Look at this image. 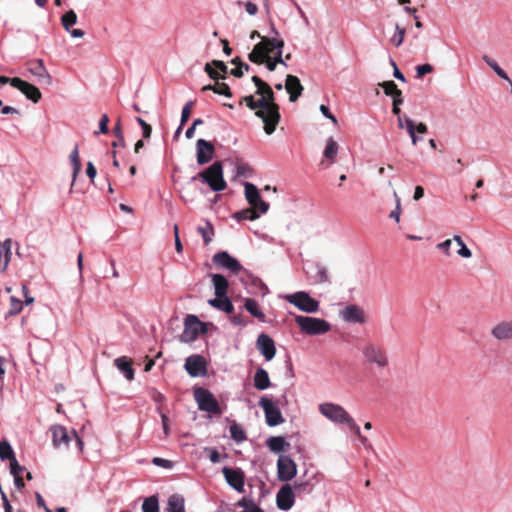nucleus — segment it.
Returning <instances> with one entry per match:
<instances>
[{
  "label": "nucleus",
  "mask_w": 512,
  "mask_h": 512,
  "mask_svg": "<svg viewBox=\"0 0 512 512\" xmlns=\"http://www.w3.org/2000/svg\"><path fill=\"white\" fill-rule=\"evenodd\" d=\"M23 309V303L20 299L12 296L10 298V308L6 314L7 317L18 315Z\"/></svg>",
  "instance_id": "42"
},
{
  "label": "nucleus",
  "mask_w": 512,
  "mask_h": 512,
  "mask_svg": "<svg viewBox=\"0 0 512 512\" xmlns=\"http://www.w3.org/2000/svg\"><path fill=\"white\" fill-rule=\"evenodd\" d=\"M27 70L33 74L39 84L41 85H51L52 77L46 69L43 60H32L27 63Z\"/></svg>",
  "instance_id": "14"
},
{
  "label": "nucleus",
  "mask_w": 512,
  "mask_h": 512,
  "mask_svg": "<svg viewBox=\"0 0 512 512\" xmlns=\"http://www.w3.org/2000/svg\"><path fill=\"white\" fill-rule=\"evenodd\" d=\"M214 264L227 268L234 274H238L242 269L240 262L233 258L228 252L221 251L213 256Z\"/></svg>",
  "instance_id": "15"
},
{
  "label": "nucleus",
  "mask_w": 512,
  "mask_h": 512,
  "mask_svg": "<svg viewBox=\"0 0 512 512\" xmlns=\"http://www.w3.org/2000/svg\"><path fill=\"white\" fill-rule=\"evenodd\" d=\"M482 59L484 60V62L493 69V71L502 79L506 80V81H510V78L509 76L507 75V73L498 65V63L493 60L492 58H490L489 56L487 55H484L482 57Z\"/></svg>",
  "instance_id": "38"
},
{
  "label": "nucleus",
  "mask_w": 512,
  "mask_h": 512,
  "mask_svg": "<svg viewBox=\"0 0 512 512\" xmlns=\"http://www.w3.org/2000/svg\"><path fill=\"white\" fill-rule=\"evenodd\" d=\"M50 433L52 436V443L54 448L56 449H67L69 446V443L72 439L75 440L79 451H82L83 449V441L78 436L75 430L71 432V434L67 431V429L59 424L52 425L50 427Z\"/></svg>",
  "instance_id": "5"
},
{
  "label": "nucleus",
  "mask_w": 512,
  "mask_h": 512,
  "mask_svg": "<svg viewBox=\"0 0 512 512\" xmlns=\"http://www.w3.org/2000/svg\"><path fill=\"white\" fill-rule=\"evenodd\" d=\"M283 47L284 41L282 39L262 37V40L249 53L248 59L258 65L265 63L269 71H274L277 64L287 66L282 58Z\"/></svg>",
  "instance_id": "2"
},
{
  "label": "nucleus",
  "mask_w": 512,
  "mask_h": 512,
  "mask_svg": "<svg viewBox=\"0 0 512 512\" xmlns=\"http://www.w3.org/2000/svg\"><path fill=\"white\" fill-rule=\"evenodd\" d=\"M205 72L208 76L214 81H218L219 79H225V75H220V73L214 68L212 62L206 63L204 67Z\"/></svg>",
  "instance_id": "49"
},
{
  "label": "nucleus",
  "mask_w": 512,
  "mask_h": 512,
  "mask_svg": "<svg viewBox=\"0 0 512 512\" xmlns=\"http://www.w3.org/2000/svg\"><path fill=\"white\" fill-rule=\"evenodd\" d=\"M245 309L258 320L264 322L265 314L260 310L257 301L253 298H246L244 302Z\"/></svg>",
  "instance_id": "32"
},
{
  "label": "nucleus",
  "mask_w": 512,
  "mask_h": 512,
  "mask_svg": "<svg viewBox=\"0 0 512 512\" xmlns=\"http://www.w3.org/2000/svg\"><path fill=\"white\" fill-rule=\"evenodd\" d=\"M212 64L214 66V68L219 72H222L223 75H225L228 71V68L226 66V64L223 62V61H220V60H213L212 61Z\"/></svg>",
  "instance_id": "61"
},
{
  "label": "nucleus",
  "mask_w": 512,
  "mask_h": 512,
  "mask_svg": "<svg viewBox=\"0 0 512 512\" xmlns=\"http://www.w3.org/2000/svg\"><path fill=\"white\" fill-rule=\"evenodd\" d=\"M222 472L231 487L240 493L244 491L245 475L240 469L224 467Z\"/></svg>",
  "instance_id": "17"
},
{
  "label": "nucleus",
  "mask_w": 512,
  "mask_h": 512,
  "mask_svg": "<svg viewBox=\"0 0 512 512\" xmlns=\"http://www.w3.org/2000/svg\"><path fill=\"white\" fill-rule=\"evenodd\" d=\"M311 490V486L308 482H302V483H297L295 482L294 484V493L295 494H301L302 492H305V491H310Z\"/></svg>",
  "instance_id": "57"
},
{
  "label": "nucleus",
  "mask_w": 512,
  "mask_h": 512,
  "mask_svg": "<svg viewBox=\"0 0 512 512\" xmlns=\"http://www.w3.org/2000/svg\"><path fill=\"white\" fill-rule=\"evenodd\" d=\"M114 365L124 374L127 380L131 381L134 379V369L132 368V362L125 356L116 358Z\"/></svg>",
  "instance_id": "27"
},
{
  "label": "nucleus",
  "mask_w": 512,
  "mask_h": 512,
  "mask_svg": "<svg viewBox=\"0 0 512 512\" xmlns=\"http://www.w3.org/2000/svg\"><path fill=\"white\" fill-rule=\"evenodd\" d=\"M208 303L212 307L220 311H223L227 314H232L234 311V306L227 296L215 297L213 299H210Z\"/></svg>",
  "instance_id": "28"
},
{
  "label": "nucleus",
  "mask_w": 512,
  "mask_h": 512,
  "mask_svg": "<svg viewBox=\"0 0 512 512\" xmlns=\"http://www.w3.org/2000/svg\"><path fill=\"white\" fill-rule=\"evenodd\" d=\"M201 90L202 91L212 90L216 94L224 95L226 97H232V92H231L230 87L224 82H219V80L215 81L214 85L209 84V85L203 86Z\"/></svg>",
  "instance_id": "33"
},
{
  "label": "nucleus",
  "mask_w": 512,
  "mask_h": 512,
  "mask_svg": "<svg viewBox=\"0 0 512 512\" xmlns=\"http://www.w3.org/2000/svg\"><path fill=\"white\" fill-rule=\"evenodd\" d=\"M77 15L73 10L66 12L62 18L61 22L65 30L70 31V28L76 23Z\"/></svg>",
  "instance_id": "44"
},
{
  "label": "nucleus",
  "mask_w": 512,
  "mask_h": 512,
  "mask_svg": "<svg viewBox=\"0 0 512 512\" xmlns=\"http://www.w3.org/2000/svg\"><path fill=\"white\" fill-rule=\"evenodd\" d=\"M408 134L411 137L412 144L416 145L418 142V137L416 136V132L420 134H424L428 131L427 125L420 122L419 124L415 125V122L410 118H405V126Z\"/></svg>",
  "instance_id": "25"
},
{
  "label": "nucleus",
  "mask_w": 512,
  "mask_h": 512,
  "mask_svg": "<svg viewBox=\"0 0 512 512\" xmlns=\"http://www.w3.org/2000/svg\"><path fill=\"white\" fill-rule=\"evenodd\" d=\"M258 209L250 207L243 209L241 211H238L234 214V218L238 221L242 220H256L259 217V214L257 213Z\"/></svg>",
  "instance_id": "36"
},
{
  "label": "nucleus",
  "mask_w": 512,
  "mask_h": 512,
  "mask_svg": "<svg viewBox=\"0 0 512 512\" xmlns=\"http://www.w3.org/2000/svg\"><path fill=\"white\" fill-rule=\"evenodd\" d=\"M15 457V453L7 441H0V459L1 460H11Z\"/></svg>",
  "instance_id": "40"
},
{
  "label": "nucleus",
  "mask_w": 512,
  "mask_h": 512,
  "mask_svg": "<svg viewBox=\"0 0 512 512\" xmlns=\"http://www.w3.org/2000/svg\"><path fill=\"white\" fill-rule=\"evenodd\" d=\"M108 124H109V117L107 114H103L99 121V133L106 134L108 133ZM95 134H98V132H95Z\"/></svg>",
  "instance_id": "56"
},
{
  "label": "nucleus",
  "mask_w": 512,
  "mask_h": 512,
  "mask_svg": "<svg viewBox=\"0 0 512 512\" xmlns=\"http://www.w3.org/2000/svg\"><path fill=\"white\" fill-rule=\"evenodd\" d=\"M168 512H185L184 499L179 495H172L168 499Z\"/></svg>",
  "instance_id": "35"
},
{
  "label": "nucleus",
  "mask_w": 512,
  "mask_h": 512,
  "mask_svg": "<svg viewBox=\"0 0 512 512\" xmlns=\"http://www.w3.org/2000/svg\"><path fill=\"white\" fill-rule=\"evenodd\" d=\"M451 244H452V240L451 239H447L444 242L439 243L437 245V248L439 250H442L447 256H450L451 255V253H450V246H451Z\"/></svg>",
  "instance_id": "60"
},
{
  "label": "nucleus",
  "mask_w": 512,
  "mask_h": 512,
  "mask_svg": "<svg viewBox=\"0 0 512 512\" xmlns=\"http://www.w3.org/2000/svg\"><path fill=\"white\" fill-rule=\"evenodd\" d=\"M394 196L396 198V208H395V210H393L390 213L389 217L395 219L396 222H399L400 221V214H401V211H402L401 210V202H400V198L398 197L396 192H394Z\"/></svg>",
  "instance_id": "54"
},
{
  "label": "nucleus",
  "mask_w": 512,
  "mask_h": 512,
  "mask_svg": "<svg viewBox=\"0 0 512 512\" xmlns=\"http://www.w3.org/2000/svg\"><path fill=\"white\" fill-rule=\"evenodd\" d=\"M266 444L274 453L283 452L286 450V447L289 446V443H287L285 438L282 436H272L267 439Z\"/></svg>",
  "instance_id": "30"
},
{
  "label": "nucleus",
  "mask_w": 512,
  "mask_h": 512,
  "mask_svg": "<svg viewBox=\"0 0 512 512\" xmlns=\"http://www.w3.org/2000/svg\"><path fill=\"white\" fill-rule=\"evenodd\" d=\"M143 512H159L158 498L150 496L146 498L142 505Z\"/></svg>",
  "instance_id": "41"
},
{
  "label": "nucleus",
  "mask_w": 512,
  "mask_h": 512,
  "mask_svg": "<svg viewBox=\"0 0 512 512\" xmlns=\"http://www.w3.org/2000/svg\"><path fill=\"white\" fill-rule=\"evenodd\" d=\"M405 34H406L405 28H402L398 24H396L395 33L390 39V42L392 43V45H394L395 47L401 46L404 41Z\"/></svg>",
  "instance_id": "43"
},
{
  "label": "nucleus",
  "mask_w": 512,
  "mask_h": 512,
  "mask_svg": "<svg viewBox=\"0 0 512 512\" xmlns=\"http://www.w3.org/2000/svg\"><path fill=\"white\" fill-rule=\"evenodd\" d=\"M295 322L301 331L308 335H322L331 330V325L324 319L297 315Z\"/></svg>",
  "instance_id": "6"
},
{
  "label": "nucleus",
  "mask_w": 512,
  "mask_h": 512,
  "mask_svg": "<svg viewBox=\"0 0 512 512\" xmlns=\"http://www.w3.org/2000/svg\"><path fill=\"white\" fill-rule=\"evenodd\" d=\"M230 320L234 325H237V326H245L247 324V322L245 321V319L243 318V316L241 314L232 315L230 317Z\"/></svg>",
  "instance_id": "63"
},
{
  "label": "nucleus",
  "mask_w": 512,
  "mask_h": 512,
  "mask_svg": "<svg viewBox=\"0 0 512 512\" xmlns=\"http://www.w3.org/2000/svg\"><path fill=\"white\" fill-rule=\"evenodd\" d=\"M416 77L422 78L426 74L432 73L434 71V67L431 64H423L416 66Z\"/></svg>",
  "instance_id": "51"
},
{
  "label": "nucleus",
  "mask_w": 512,
  "mask_h": 512,
  "mask_svg": "<svg viewBox=\"0 0 512 512\" xmlns=\"http://www.w3.org/2000/svg\"><path fill=\"white\" fill-rule=\"evenodd\" d=\"M259 406L263 409L265 413L266 423L269 426H277L284 422V418L282 417L281 411L272 402L271 399L267 397H261L259 400Z\"/></svg>",
  "instance_id": "11"
},
{
  "label": "nucleus",
  "mask_w": 512,
  "mask_h": 512,
  "mask_svg": "<svg viewBox=\"0 0 512 512\" xmlns=\"http://www.w3.org/2000/svg\"><path fill=\"white\" fill-rule=\"evenodd\" d=\"M200 179L203 183L207 184L211 190L219 192L227 187V183L223 177V165L220 161L214 162L205 170L199 172L192 178L193 181Z\"/></svg>",
  "instance_id": "3"
},
{
  "label": "nucleus",
  "mask_w": 512,
  "mask_h": 512,
  "mask_svg": "<svg viewBox=\"0 0 512 512\" xmlns=\"http://www.w3.org/2000/svg\"><path fill=\"white\" fill-rule=\"evenodd\" d=\"M197 231L199 234H201L204 244L209 245L210 242L212 241V237L214 236L213 225L209 221H207L206 225L204 227L199 226L197 228Z\"/></svg>",
  "instance_id": "37"
},
{
  "label": "nucleus",
  "mask_w": 512,
  "mask_h": 512,
  "mask_svg": "<svg viewBox=\"0 0 512 512\" xmlns=\"http://www.w3.org/2000/svg\"><path fill=\"white\" fill-rule=\"evenodd\" d=\"M174 237H175V248L178 253L183 251V246L179 237V227L177 224L174 225Z\"/></svg>",
  "instance_id": "59"
},
{
  "label": "nucleus",
  "mask_w": 512,
  "mask_h": 512,
  "mask_svg": "<svg viewBox=\"0 0 512 512\" xmlns=\"http://www.w3.org/2000/svg\"><path fill=\"white\" fill-rule=\"evenodd\" d=\"M207 329L203 322L197 316L188 315L184 321V330L180 340L185 343L193 342L200 334L206 333Z\"/></svg>",
  "instance_id": "9"
},
{
  "label": "nucleus",
  "mask_w": 512,
  "mask_h": 512,
  "mask_svg": "<svg viewBox=\"0 0 512 512\" xmlns=\"http://www.w3.org/2000/svg\"><path fill=\"white\" fill-rule=\"evenodd\" d=\"M295 493L289 484L282 486L276 495L277 507L287 511L294 505Z\"/></svg>",
  "instance_id": "21"
},
{
  "label": "nucleus",
  "mask_w": 512,
  "mask_h": 512,
  "mask_svg": "<svg viewBox=\"0 0 512 512\" xmlns=\"http://www.w3.org/2000/svg\"><path fill=\"white\" fill-rule=\"evenodd\" d=\"M319 410L331 421L346 424L355 434H359V426L342 406L332 403H324L319 406Z\"/></svg>",
  "instance_id": "4"
},
{
  "label": "nucleus",
  "mask_w": 512,
  "mask_h": 512,
  "mask_svg": "<svg viewBox=\"0 0 512 512\" xmlns=\"http://www.w3.org/2000/svg\"><path fill=\"white\" fill-rule=\"evenodd\" d=\"M252 81L260 98L256 100L253 95H247L240 99L239 105L245 104L250 110L255 111V115L264 123L265 133L271 135L281 119L280 107L275 102V93L265 81L256 75L252 77Z\"/></svg>",
  "instance_id": "1"
},
{
  "label": "nucleus",
  "mask_w": 512,
  "mask_h": 512,
  "mask_svg": "<svg viewBox=\"0 0 512 512\" xmlns=\"http://www.w3.org/2000/svg\"><path fill=\"white\" fill-rule=\"evenodd\" d=\"M230 434L231 437L237 442H241L246 438L245 432L238 424H233L230 426Z\"/></svg>",
  "instance_id": "47"
},
{
  "label": "nucleus",
  "mask_w": 512,
  "mask_h": 512,
  "mask_svg": "<svg viewBox=\"0 0 512 512\" xmlns=\"http://www.w3.org/2000/svg\"><path fill=\"white\" fill-rule=\"evenodd\" d=\"M212 282L214 285L216 297L227 296L229 283L223 275L213 274Z\"/></svg>",
  "instance_id": "29"
},
{
  "label": "nucleus",
  "mask_w": 512,
  "mask_h": 512,
  "mask_svg": "<svg viewBox=\"0 0 512 512\" xmlns=\"http://www.w3.org/2000/svg\"><path fill=\"white\" fill-rule=\"evenodd\" d=\"M137 123L141 126L143 131V138L148 139L152 133V127L146 123L141 117H136Z\"/></svg>",
  "instance_id": "52"
},
{
  "label": "nucleus",
  "mask_w": 512,
  "mask_h": 512,
  "mask_svg": "<svg viewBox=\"0 0 512 512\" xmlns=\"http://www.w3.org/2000/svg\"><path fill=\"white\" fill-rule=\"evenodd\" d=\"M245 9L250 15H255L258 12V6L253 2H246Z\"/></svg>",
  "instance_id": "64"
},
{
  "label": "nucleus",
  "mask_w": 512,
  "mask_h": 512,
  "mask_svg": "<svg viewBox=\"0 0 512 512\" xmlns=\"http://www.w3.org/2000/svg\"><path fill=\"white\" fill-rule=\"evenodd\" d=\"M24 470L25 468L18 463L16 457L10 460V472L13 476L21 475Z\"/></svg>",
  "instance_id": "53"
},
{
  "label": "nucleus",
  "mask_w": 512,
  "mask_h": 512,
  "mask_svg": "<svg viewBox=\"0 0 512 512\" xmlns=\"http://www.w3.org/2000/svg\"><path fill=\"white\" fill-rule=\"evenodd\" d=\"M193 106H194V101H189L184 105V107L182 109V113H181V120H180L181 126H184L188 122V120L191 116V113H192Z\"/></svg>",
  "instance_id": "48"
},
{
  "label": "nucleus",
  "mask_w": 512,
  "mask_h": 512,
  "mask_svg": "<svg viewBox=\"0 0 512 512\" xmlns=\"http://www.w3.org/2000/svg\"><path fill=\"white\" fill-rule=\"evenodd\" d=\"M253 384L257 390H266L271 386L268 372L264 368L259 367L256 369Z\"/></svg>",
  "instance_id": "26"
},
{
  "label": "nucleus",
  "mask_w": 512,
  "mask_h": 512,
  "mask_svg": "<svg viewBox=\"0 0 512 512\" xmlns=\"http://www.w3.org/2000/svg\"><path fill=\"white\" fill-rule=\"evenodd\" d=\"M392 112H393V114H395L398 117L397 122H398L399 128L403 129L405 126V118H407V117L400 115L401 110H400L399 106L393 105Z\"/></svg>",
  "instance_id": "58"
},
{
  "label": "nucleus",
  "mask_w": 512,
  "mask_h": 512,
  "mask_svg": "<svg viewBox=\"0 0 512 512\" xmlns=\"http://www.w3.org/2000/svg\"><path fill=\"white\" fill-rule=\"evenodd\" d=\"M320 111L322 112V114L327 117L328 119H330L333 123H337V119L336 117L330 112L329 108L326 106V105H321L320 106Z\"/></svg>",
  "instance_id": "62"
},
{
  "label": "nucleus",
  "mask_w": 512,
  "mask_h": 512,
  "mask_svg": "<svg viewBox=\"0 0 512 512\" xmlns=\"http://www.w3.org/2000/svg\"><path fill=\"white\" fill-rule=\"evenodd\" d=\"M257 349L264 356L267 361L274 358L276 354V347L273 339L267 334H260L256 341Z\"/></svg>",
  "instance_id": "22"
},
{
  "label": "nucleus",
  "mask_w": 512,
  "mask_h": 512,
  "mask_svg": "<svg viewBox=\"0 0 512 512\" xmlns=\"http://www.w3.org/2000/svg\"><path fill=\"white\" fill-rule=\"evenodd\" d=\"M285 89L289 94V100L295 102L301 96L304 87L297 76L289 74L286 76Z\"/></svg>",
  "instance_id": "23"
},
{
  "label": "nucleus",
  "mask_w": 512,
  "mask_h": 512,
  "mask_svg": "<svg viewBox=\"0 0 512 512\" xmlns=\"http://www.w3.org/2000/svg\"><path fill=\"white\" fill-rule=\"evenodd\" d=\"M185 369L192 377L206 374V360L201 355H191L185 361Z\"/></svg>",
  "instance_id": "18"
},
{
  "label": "nucleus",
  "mask_w": 512,
  "mask_h": 512,
  "mask_svg": "<svg viewBox=\"0 0 512 512\" xmlns=\"http://www.w3.org/2000/svg\"><path fill=\"white\" fill-rule=\"evenodd\" d=\"M383 88L384 93L388 96H399L401 95V90L398 89L397 85L394 81H385L380 84Z\"/></svg>",
  "instance_id": "45"
},
{
  "label": "nucleus",
  "mask_w": 512,
  "mask_h": 512,
  "mask_svg": "<svg viewBox=\"0 0 512 512\" xmlns=\"http://www.w3.org/2000/svg\"><path fill=\"white\" fill-rule=\"evenodd\" d=\"M152 463L156 466H159V467H162V468H166V469H171L173 467V462L170 461V460H167V459H163V458H160V457H154L152 459Z\"/></svg>",
  "instance_id": "55"
},
{
  "label": "nucleus",
  "mask_w": 512,
  "mask_h": 512,
  "mask_svg": "<svg viewBox=\"0 0 512 512\" xmlns=\"http://www.w3.org/2000/svg\"><path fill=\"white\" fill-rule=\"evenodd\" d=\"M338 149V143L333 138H329L327 140L326 147L323 152L324 158L328 160V166L335 162V158L338 154Z\"/></svg>",
  "instance_id": "31"
},
{
  "label": "nucleus",
  "mask_w": 512,
  "mask_h": 512,
  "mask_svg": "<svg viewBox=\"0 0 512 512\" xmlns=\"http://www.w3.org/2000/svg\"><path fill=\"white\" fill-rule=\"evenodd\" d=\"M113 133L115 135V137L117 139H120V142H121V147H125V139H124V134H123V130H122V124H121V119L118 118L117 121H116V124L113 128Z\"/></svg>",
  "instance_id": "50"
},
{
  "label": "nucleus",
  "mask_w": 512,
  "mask_h": 512,
  "mask_svg": "<svg viewBox=\"0 0 512 512\" xmlns=\"http://www.w3.org/2000/svg\"><path fill=\"white\" fill-rule=\"evenodd\" d=\"M11 246H12L11 239H6L3 243H1L0 250H2V252L4 253V260H3V266L1 268V272L6 271L8 264L10 262Z\"/></svg>",
  "instance_id": "39"
},
{
  "label": "nucleus",
  "mask_w": 512,
  "mask_h": 512,
  "mask_svg": "<svg viewBox=\"0 0 512 512\" xmlns=\"http://www.w3.org/2000/svg\"><path fill=\"white\" fill-rule=\"evenodd\" d=\"M196 159L199 165L210 162L214 156L215 148L212 143L204 139H198L196 142Z\"/></svg>",
  "instance_id": "20"
},
{
  "label": "nucleus",
  "mask_w": 512,
  "mask_h": 512,
  "mask_svg": "<svg viewBox=\"0 0 512 512\" xmlns=\"http://www.w3.org/2000/svg\"><path fill=\"white\" fill-rule=\"evenodd\" d=\"M70 161H71L72 166H73V175H72L73 180H72V184H71V188H72L73 185H74V182L76 180V177L78 176V174L80 173L81 168H82L81 160H80V157H79V150H78V146L77 145L75 146V148L70 153Z\"/></svg>",
  "instance_id": "34"
},
{
  "label": "nucleus",
  "mask_w": 512,
  "mask_h": 512,
  "mask_svg": "<svg viewBox=\"0 0 512 512\" xmlns=\"http://www.w3.org/2000/svg\"><path fill=\"white\" fill-rule=\"evenodd\" d=\"M453 240L457 243V245L460 247L457 250V254L463 258H470L472 256L471 250L465 245L462 238L458 235H455Z\"/></svg>",
  "instance_id": "46"
},
{
  "label": "nucleus",
  "mask_w": 512,
  "mask_h": 512,
  "mask_svg": "<svg viewBox=\"0 0 512 512\" xmlns=\"http://www.w3.org/2000/svg\"><path fill=\"white\" fill-rule=\"evenodd\" d=\"M194 398L201 411L209 412L214 415H221L222 410L214 395L205 388L199 387L194 390Z\"/></svg>",
  "instance_id": "7"
},
{
  "label": "nucleus",
  "mask_w": 512,
  "mask_h": 512,
  "mask_svg": "<svg viewBox=\"0 0 512 512\" xmlns=\"http://www.w3.org/2000/svg\"><path fill=\"white\" fill-rule=\"evenodd\" d=\"M363 355L367 362L376 364L380 368L388 366V357L386 351L380 345L368 343L363 348Z\"/></svg>",
  "instance_id": "10"
},
{
  "label": "nucleus",
  "mask_w": 512,
  "mask_h": 512,
  "mask_svg": "<svg viewBox=\"0 0 512 512\" xmlns=\"http://www.w3.org/2000/svg\"><path fill=\"white\" fill-rule=\"evenodd\" d=\"M12 86L20 90L29 100L34 103L39 102L42 97L40 90L35 85L18 77L13 78Z\"/></svg>",
  "instance_id": "16"
},
{
  "label": "nucleus",
  "mask_w": 512,
  "mask_h": 512,
  "mask_svg": "<svg viewBox=\"0 0 512 512\" xmlns=\"http://www.w3.org/2000/svg\"><path fill=\"white\" fill-rule=\"evenodd\" d=\"M285 299L306 313H316L319 310V302L304 291L286 295Z\"/></svg>",
  "instance_id": "8"
},
{
  "label": "nucleus",
  "mask_w": 512,
  "mask_h": 512,
  "mask_svg": "<svg viewBox=\"0 0 512 512\" xmlns=\"http://www.w3.org/2000/svg\"><path fill=\"white\" fill-rule=\"evenodd\" d=\"M297 474V465L289 456H280L277 461V475L280 481H290Z\"/></svg>",
  "instance_id": "12"
},
{
  "label": "nucleus",
  "mask_w": 512,
  "mask_h": 512,
  "mask_svg": "<svg viewBox=\"0 0 512 512\" xmlns=\"http://www.w3.org/2000/svg\"><path fill=\"white\" fill-rule=\"evenodd\" d=\"M340 316L345 322L364 323L366 316L363 308L358 305L350 304L340 311Z\"/></svg>",
  "instance_id": "19"
},
{
  "label": "nucleus",
  "mask_w": 512,
  "mask_h": 512,
  "mask_svg": "<svg viewBox=\"0 0 512 512\" xmlns=\"http://www.w3.org/2000/svg\"><path fill=\"white\" fill-rule=\"evenodd\" d=\"M491 334L500 341L512 339V320L498 323L493 327Z\"/></svg>",
  "instance_id": "24"
},
{
  "label": "nucleus",
  "mask_w": 512,
  "mask_h": 512,
  "mask_svg": "<svg viewBox=\"0 0 512 512\" xmlns=\"http://www.w3.org/2000/svg\"><path fill=\"white\" fill-rule=\"evenodd\" d=\"M245 197L251 207L258 209L261 214L269 210V204L262 200L257 187L249 182L245 183Z\"/></svg>",
  "instance_id": "13"
}]
</instances>
